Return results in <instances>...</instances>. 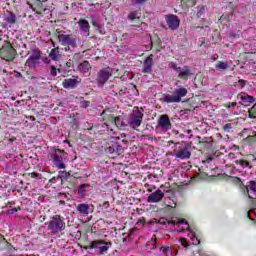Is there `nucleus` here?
Instances as JSON below:
<instances>
[{"label": "nucleus", "instance_id": "49", "mask_svg": "<svg viewBox=\"0 0 256 256\" xmlns=\"http://www.w3.org/2000/svg\"><path fill=\"white\" fill-rule=\"evenodd\" d=\"M103 206H104V207H109V202H105V203L103 204Z\"/></svg>", "mask_w": 256, "mask_h": 256}, {"label": "nucleus", "instance_id": "37", "mask_svg": "<svg viewBox=\"0 0 256 256\" xmlns=\"http://www.w3.org/2000/svg\"><path fill=\"white\" fill-rule=\"evenodd\" d=\"M59 69H57L55 66H51L50 67V75H52V77H57V71ZM60 71V70H59Z\"/></svg>", "mask_w": 256, "mask_h": 256}, {"label": "nucleus", "instance_id": "54", "mask_svg": "<svg viewBox=\"0 0 256 256\" xmlns=\"http://www.w3.org/2000/svg\"><path fill=\"white\" fill-rule=\"evenodd\" d=\"M84 186H81L80 189H83Z\"/></svg>", "mask_w": 256, "mask_h": 256}, {"label": "nucleus", "instance_id": "29", "mask_svg": "<svg viewBox=\"0 0 256 256\" xmlns=\"http://www.w3.org/2000/svg\"><path fill=\"white\" fill-rule=\"evenodd\" d=\"M189 237L191 239L192 245H199L200 241L197 236H195V233L193 231H190Z\"/></svg>", "mask_w": 256, "mask_h": 256}, {"label": "nucleus", "instance_id": "4", "mask_svg": "<svg viewBox=\"0 0 256 256\" xmlns=\"http://www.w3.org/2000/svg\"><path fill=\"white\" fill-rule=\"evenodd\" d=\"M172 157H175L176 161H183L185 159H191V148L189 146H183L180 144L176 146L171 153Z\"/></svg>", "mask_w": 256, "mask_h": 256}, {"label": "nucleus", "instance_id": "28", "mask_svg": "<svg viewBox=\"0 0 256 256\" xmlns=\"http://www.w3.org/2000/svg\"><path fill=\"white\" fill-rule=\"evenodd\" d=\"M236 164L240 165V167H243L244 169L245 168L251 169V164H249V162L246 160H237Z\"/></svg>", "mask_w": 256, "mask_h": 256}, {"label": "nucleus", "instance_id": "19", "mask_svg": "<svg viewBox=\"0 0 256 256\" xmlns=\"http://www.w3.org/2000/svg\"><path fill=\"white\" fill-rule=\"evenodd\" d=\"M90 208H91V205L82 203L76 206V211H78L80 215H83V217H87V215H89Z\"/></svg>", "mask_w": 256, "mask_h": 256}, {"label": "nucleus", "instance_id": "20", "mask_svg": "<svg viewBox=\"0 0 256 256\" xmlns=\"http://www.w3.org/2000/svg\"><path fill=\"white\" fill-rule=\"evenodd\" d=\"M177 73L180 79H187V77L191 75V70L189 69V67L184 66L183 68L180 67Z\"/></svg>", "mask_w": 256, "mask_h": 256}, {"label": "nucleus", "instance_id": "26", "mask_svg": "<svg viewBox=\"0 0 256 256\" xmlns=\"http://www.w3.org/2000/svg\"><path fill=\"white\" fill-rule=\"evenodd\" d=\"M89 69H91V64H89L88 61H84L79 65V71H81V73H87Z\"/></svg>", "mask_w": 256, "mask_h": 256}, {"label": "nucleus", "instance_id": "34", "mask_svg": "<svg viewBox=\"0 0 256 256\" xmlns=\"http://www.w3.org/2000/svg\"><path fill=\"white\" fill-rule=\"evenodd\" d=\"M69 175H70L69 173L63 171V172H59L58 177L59 179H61V181H63V179H69Z\"/></svg>", "mask_w": 256, "mask_h": 256}, {"label": "nucleus", "instance_id": "6", "mask_svg": "<svg viewBox=\"0 0 256 256\" xmlns=\"http://www.w3.org/2000/svg\"><path fill=\"white\" fill-rule=\"evenodd\" d=\"M113 75L111 72V69L109 68H103L101 69L96 78V82L98 87H104L107 81H109V78Z\"/></svg>", "mask_w": 256, "mask_h": 256}, {"label": "nucleus", "instance_id": "12", "mask_svg": "<svg viewBox=\"0 0 256 256\" xmlns=\"http://www.w3.org/2000/svg\"><path fill=\"white\" fill-rule=\"evenodd\" d=\"M79 83H81V78L79 76H73L72 78L64 79L62 85L64 89H75Z\"/></svg>", "mask_w": 256, "mask_h": 256}, {"label": "nucleus", "instance_id": "2", "mask_svg": "<svg viewBox=\"0 0 256 256\" xmlns=\"http://www.w3.org/2000/svg\"><path fill=\"white\" fill-rule=\"evenodd\" d=\"M187 95V90L183 86H178L172 93V95L169 94H163L162 95V101L164 103H181V99Z\"/></svg>", "mask_w": 256, "mask_h": 256}, {"label": "nucleus", "instance_id": "36", "mask_svg": "<svg viewBox=\"0 0 256 256\" xmlns=\"http://www.w3.org/2000/svg\"><path fill=\"white\" fill-rule=\"evenodd\" d=\"M147 179H149L150 181H155V182H157V181H159V176H157V174H149V175L147 176Z\"/></svg>", "mask_w": 256, "mask_h": 256}, {"label": "nucleus", "instance_id": "53", "mask_svg": "<svg viewBox=\"0 0 256 256\" xmlns=\"http://www.w3.org/2000/svg\"><path fill=\"white\" fill-rule=\"evenodd\" d=\"M0 1H3V2H5V1H7V0H0Z\"/></svg>", "mask_w": 256, "mask_h": 256}, {"label": "nucleus", "instance_id": "50", "mask_svg": "<svg viewBox=\"0 0 256 256\" xmlns=\"http://www.w3.org/2000/svg\"><path fill=\"white\" fill-rule=\"evenodd\" d=\"M253 51H256V42L254 43V46H253Z\"/></svg>", "mask_w": 256, "mask_h": 256}, {"label": "nucleus", "instance_id": "18", "mask_svg": "<svg viewBox=\"0 0 256 256\" xmlns=\"http://www.w3.org/2000/svg\"><path fill=\"white\" fill-rule=\"evenodd\" d=\"M151 71H153V55L145 59L142 73H151Z\"/></svg>", "mask_w": 256, "mask_h": 256}, {"label": "nucleus", "instance_id": "15", "mask_svg": "<svg viewBox=\"0 0 256 256\" xmlns=\"http://www.w3.org/2000/svg\"><path fill=\"white\" fill-rule=\"evenodd\" d=\"M78 26L82 35H84V37H89V29H91V25H89V22L85 19H80L78 21Z\"/></svg>", "mask_w": 256, "mask_h": 256}, {"label": "nucleus", "instance_id": "1", "mask_svg": "<svg viewBox=\"0 0 256 256\" xmlns=\"http://www.w3.org/2000/svg\"><path fill=\"white\" fill-rule=\"evenodd\" d=\"M143 108L134 107L132 113L127 117L128 127L131 129H138L141 127V123H143Z\"/></svg>", "mask_w": 256, "mask_h": 256}, {"label": "nucleus", "instance_id": "51", "mask_svg": "<svg viewBox=\"0 0 256 256\" xmlns=\"http://www.w3.org/2000/svg\"><path fill=\"white\" fill-rule=\"evenodd\" d=\"M236 180L238 181V183H240V182H241V179H239V178H236Z\"/></svg>", "mask_w": 256, "mask_h": 256}, {"label": "nucleus", "instance_id": "14", "mask_svg": "<svg viewBox=\"0 0 256 256\" xmlns=\"http://www.w3.org/2000/svg\"><path fill=\"white\" fill-rule=\"evenodd\" d=\"M106 153L121 155L123 153V147L115 141H111V144L106 149Z\"/></svg>", "mask_w": 256, "mask_h": 256}, {"label": "nucleus", "instance_id": "7", "mask_svg": "<svg viewBox=\"0 0 256 256\" xmlns=\"http://www.w3.org/2000/svg\"><path fill=\"white\" fill-rule=\"evenodd\" d=\"M41 60V51L34 49L32 51L31 56L26 60V67L33 69L39 65V61Z\"/></svg>", "mask_w": 256, "mask_h": 256}, {"label": "nucleus", "instance_id": "48", "mask_svg": "<svg viewBox=\"0 0 256 256\" xmlns=\"http://www.w3.org/2000/svg\"><path fill=\"white\" fill-rule=\"evenodd\" d=\"M250 213H254V215H256V209L250 210V212L248 213V215H250Z\"/></svg>", "mask_w": 256, "mask_h": 256}, {"label": "nucleus", "instance_id": "31", "mask_svg": "<svg viewBox=\"0 0 256 256\" xmlns=\"http://www.w3.org/2000/svg\"><path fill=\"white\" fill-rule=\"evenodd\" d=\"M128 19H130V21H135V19H139V12L138 11L130 12L128 15Z\"/></svg>", "mask_w": 256, "mask_h": 256}, {"label": "nucleus", "instance_id": "35", "mask_svg": "<svg viewBox=\"0 0 256 256\" xmlns=\"http://www.w3.org/2000/svg\"><path fill=\"white\" fill-rule=\"evenodd\" d=\"M183 223H187L185 222V220H171L170 222H168L169 225H183Z\"/></svg>", "mask_w": 256, "mask_h": 256}, {"label": "nucleus", "instance_id": "22", "mask_svg": "<svg viewBox=\"0 0 256 256\" xmlns=\"http://www.w3.org/2000/svg\"><path fill=\"white\" fill-rule=\"evenodd\" d=\"M246 190L248 193V197L251 199V193L256 195V181H250L249 184L246 186Z\"/></svg>", "mask_w": 256, "mask_h": 256}, {"label": "nucleus", "instance_id": "27", "mask_svg": "<svg viewBox=\"0 0 256 256\" xmlns=\"http://www.w3.org/2000/svg\"><path fill=\"white\" fill-rule=\"evenodd\" d=\"M241 101L243 103H255V98L253 96L245 95L241 96Z\"/></svg>", "mask_w": 256, "mask_h": 256}, {"label": "nucleus", "instance_id": "10", "mask_svg": "<svg viewBox=\"0 0 256 256\" xmlns=\"http://www.w3.org/2000/svg\"><path fill=\"white\" fill-rule=\"evenodd\" d=\"M165 198V192L161 189H157L156 191L149 194L147 198L148 203H161L163 199Z\"/></svg>", "mask_w": 256, "mask_h": 256}, {"label": "nucleus", "instance_id": "17", "mask_svg": "<svg viewBox=\"0 0 256 256\" xmlns=\"http://www.w3.org/2000/svg\"><path fill=\"white\" fill-rule=\"evenodd\" d=\"M163 200V207L164 209H175L177 207V203H175V199H173L170 196H165L162 199Z\"/></svg>", "mask_w": 256, "mask_h": 256}, {"label": "nucleus", "instance_id": "5", "mask_svg": "<svg viewBox=\"0 0 256 256\" xmlns=\"http://www.w3.org/2000/svg\"><path fill=\"white\" fill-rule=\"evenodd\" d=\"M113 247V243L105 242V240H94L90 243V249H96L99 255H105Z\"/></svg>", "mask_w": 256, "mask_h": 256}, {"label": "nucleus", "instance_id": "42", "mask_svg": "<svg viewBox=\"0 0 256 256\" xmlns=\"http://www.w3.org/2000/svg\"><path fill=\"white\" fill-rule=\"evenodd\" d=\"M82 107L87 109V107H89V101H82Z\"/></svg>", "mask_w": 256, "mask_h": 256}, {"label": "nucleus", "instance_id": "16", "mask_svg": "<svg viewBox=\"0 0 256 256\" xmlns=\"http://www.w3.org/2000/svg\"><path fill=\"white\" fill-rule=\"evenodd\" d=\"M108 119H109L110 123H112V125H115L116 127H118V129H125V127H129V125L127 123H125V121L123 119H121L120 117L109 116Z\"/></svg>", "mask_w": 256, "mask_h": 256}, {"label": "nucleus", "instance_id": "13", "mask_svg": "<svg viewBox=\"0 0 256 256\" xmlns=\"http://www.w3.org/2000/svg\"><path fill=\"white\" fill-rule=\"evenodd\" d=\"M158 127L164 132L171 130V120H169V116L161 115L158 120Z\"/></svg>", "mask_w": 256, "mask_h": 256}, {"label": "nucleus", "instance_id": "11", "mask_svg": "<svg viewBox=\"0 0 256 256\" xmlns=\"http://www.w3.org/2000/svg\"><path fill=\"white\" fill-rule=\"evenodd\" d=\"M60 153V155L58 154ZM63 151L61 150H55V153L51 154V160L53 161V164L57 169H65V163H63V156L61 154Z\"/></svg>", "mask_w": 256, "mask_h": 256}, {"label": "nucleus", "instance_id": "30", "mask_svg": "<svg viewBox=\"0 0 256 256\" xmlns=\"http://www.w3.org/2000/svg\"><path fill=\"white\" fill-rule=\"evenodd\" d=\"M160 251H162V253L165 255V256H173V250H171V247H162L160 248Z\"/></svg>", "mask_w": 256, "mask_h": 256}, {"label": "nucleus", "instance_id": "41", "mask_svg": "<svg viewBox=\"0 0 256 256\" xmlns=\"http://www.w3.org/2000/svg\"><path fill=\"white\" fill-rule=\"evenodd\" d=\"M136 225H145V218H141L137 221Z\"/></svg>", "mask_w": 256, "mask_h": 256}, {"label": "nucleus", "instance_id": "3", "mask_svg": "<svg viewBox=\"0 0 256 256\" xmlns=\"http://www.w3.org/2000/svg\"><path fill=\"white\" fill-rule=\"evenodd\" d=\"M64 229L65 218L61 217V215L52 216L48 223V231H50L52 235H57V233H61Z\"/></svg>", "mask_w": 256, "mask_h": 256}, {"label": "nucleus", "instance_id": "47", "mask_svg": "<svg viewBox=\"0 0 256 256\" xmlns=\"http://www.w3.org/2000/svg\"><path fill=\"white\" fill-rule=\"evenodd\" d=\"M44 63L49 64V63H51V61H49V58H46V59H44Z\"/></svg>", "mask_w": 256, "mask_h": 256}, {"label": "nucleus", "instance_id": "24", "mask_svg": "<svg viewBox=\"0 0 256 256\" xmlns=\"http://www.w3.org/2000/svg\"><path fill=\"white\" fill-rule=\"evenodd\" d=\"M4 21H6V23H9V25H15V22L17 21V16L11 12H8L5 15Z\"/></svg>", "mask_w": 256, "mask_h": 256}, {"label": "nucleus", "instance_id": "45", "mask_svg": "<svg viewBox=\"0 0 256 256\" xmlns=\"http://www.w3.org/2000/svg\"><path fill=\"white\" fill-rule=\"evenodd\" d=\"M217 59H219V55L218 54H213L212 55V60L217 61Z\"/></svg>", "mask_w": 256, "mask_h": 256}, {"label": "nucleus", "instance_id": "44", "mask_svg": "<svg viewBox=\"0 0 256 256\" xmlns=\"http://www.w3.org/2000/svg\"><path fill=\"white\" fill-rule=\"evenodd\" d=\"M10 215H13L14 213H17V208H12L8 211Z\"/></svg>", "mask_w": 256, "mask_h": 256}, {"label": "nucleus", "instance_id": "9", "mask_svg": "<svg viewBox=\"0 0 256 256\" xmlns=\"http://www.w3.org/2000/svg\"><path fill=\"white\" fill-rule=\"evenodd\" d=\"M166 25L171 31H177L179 25H181V20L176 15H166L165 16Z\"/></svg>", "mask_w": 256, "mask_h": 256}, {"label": "nucleus", "instance_id": "21", "mask_svg": "<svg viewBox=\"0 0 256 256\" xmlns=\"http://www.w3.org/2000/svg\"><path fill=\"white\" fill-rule=\"evenodd\" d=\"M49 184L51 187H53V189H57L58 187H61V185H63V180L56 176L49 180Z\"/></svg>", "mask_w": 256, "mask_h": 256}, {"label": "nucleus", "instance_id": "38", "mask_svg": "<svg viewBox=\"0 0 256 256\" xmlns=\"http://www.w3.org/2000/svg\"><path fill=\"white\" fill-rule=\"evenodd\" d=\"M169 68L173 69L174 71H179L180 67L177 66V64L175 62H170L169 63Z\"/></svg>", "mask_w": 256, "mask_h": 256}, {"label": "nucleus", "instance_id": "23", "mask_svg": "<svg viewBox=\"0 0 256 256\" xmlns=\"http://www.w3.org/2000/svg\"><path fill=\"white\" fill-rule=\"evenodd\" d=\"M49 57L52 59V61H59L61 59L59 48H53L49 53Z\"/></svg>", "mask_w": 256, "mask_h": 256}, {"label": "nucleus", "instance_id": "32", "mask_svg": "<svg viewBox=\"0 0 256 256\" xmlns=\"http://www.w3.org/2000/svg\"><path fill=\"white\" fill-rule=\"evenodd\" d=\"M2 50L8 51L9 53H11V51H13V47L11 46V44H9V42H4V45L2 46Z\"/></svg>", "mask_w": 256, "mask_h": 256}, {"label": "nucleus", "instance_id": "33", "mask_svg": "<svg viewBox=\"0 0 256 256\" xmlns=\"http://www.w3.org/2000/svg\"><path fill=\"white\" fill-rule=\"evenodd\" d=\"M234 87H236V89H243V87H245V80H238L235 82Z\"/></svg>", "mask_w": 256, "mask_h": 256}, {"label": "nucleus", "instance_id": "39", "mask_svg": "<svg viewBox=\"0 0 256 256\" xmlns=\"http://www.w3.org/2000/svg\"><path fill=\"white\" fill-rule=\"evenodd\" d=\"M231 129H233V125L228 123V124H225L224 127H223V130L226 132V133H229V131H231Z\"/></svg>", "mask_w": 256, "mask_h": 256}, {"label": "nucleus", "instance_id": "8", "mask_svg": "<svg viewBox=\"0 0 256 256\" xmlns=\"http://www.w3.org/2000/svg\"><path fill=\"white\" fill-rule=\"evenodd\" d=\"M58 41L63 46L68 45V47H72L73 49L77 47V38H74L71 35L60 34L58 35Z\"/></svg>", "mask_w": 256, "mask_h": 256}, {"label": "nucleus", "instance_id": "55", "mask_svg": "<svg viewBox=\"0 0 256 256\" xmlns=\"http://www.w3.org/2000/svg\"><path fill=\"white\" fill-rule=\"evenodd\" d=\"M148 191H151V189H148Z\"/></svg>", "mask_w": 256, "mask_h": 256}, {"label": "nucleus", "instance_id": "46", "mask_svg": "<svg viewBox=\"0 0 256 256\" xmlns=\"http://www.w3.org/2000/svg\"><path fill=\"white\" fill-rule=\"evenodd\" d=\"M38 175H39V174H37V173H32V174H31V177H32V179H35V177H38Z\"/></svg>", "mask_w": 256, "mask_h": 256}, {"label": "nucleus", "instance_id": "43", "mask_svg": "<svg viewBox=\"0 0 256 256\" xmlns=\"http://www.w3.org/2000/svg\"><path fill=\"white\" fill-rule=\"evenodd\" d=\"M226 107H227L228 109H231V107H237V102H232L231 104L226 105Z\"/></svg>", "mask_w": 256, "mask_h": 256}, {"label": "nucleus", "instance_id": "40", "mask_svg": "<svg viewBox=\"0 0 256 256\" xmlns=\"http://www.w3.org/2000/svg\"><path fill=\"white\" fill-rule=\"evenodd\" d=\"M132 5H141V3H145V0H131Z\"/></svg>", "mask_w": 256, "mask_h": 256}, {"label": "nucleus", "instance_id": "25", "mask_svg": "<svg viewBox=\"0 0 256 256\" xmlns=\"http://www.w3.org/2000/svg\"><path fill=\"white\" fill-rule=\"evenodd\" d=\"M215 69L216 71H227V69H229V64H227V62L219 61L215 65Z\"/></svg>", "mask_w": 256, "mask_h": 256}, {"label": "nucleus", "instance_id": "52", "mask_svg": "<svg viewBox=\"0 0 256 256\" xmlns=\"http://www.w3.org/2000/svg\"><path fill=\"white\" fill-rule=\"evenodd\" d=\"M187 133H191V130H188Z\"/></svg>", "mask_w": 256, "mask_h": 256}]
</instances>
